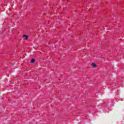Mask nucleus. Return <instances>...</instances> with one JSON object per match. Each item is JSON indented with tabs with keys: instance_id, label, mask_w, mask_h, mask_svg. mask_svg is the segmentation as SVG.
I'll return each instance as SVG.
<instances>
[{
	"instance_id": "obj_1",
	"label": "nucleus",
	"mask_w": 124,
	"mask_h": 124,
	"mask_svg": "<svg viewBox=\"0 0 124 124\" xmlns=\"http://www.w3.org/2000/svg\"><path fill=\"white\" fill-rule=\"evenodd\" d=\"M23 37H24V39H25V40H27V39H28L29 38V36L27 35H23Z\"/></svg>"
},
{
	"instance_id": "obj_2",
	"label": "nucleus",
	"mask_w": 124,
	"mask_h": 124,
	"mask_svg": "<svg viewBox=\"0 0 124 124\" xmlns=\"http://www.w3.org/2000/svg\"><path fill=\"white\" fill-rule=\"evenodd\" d=\"M91 65L92 66H93V67H97V65H96V64H95V63H92V64H91Z\"/></svg>"
},
{
	"instance_id": "obj_3",
	"label": "nucleus",
	"mask_w": 124,
	"mask_h": 124,
	"mask_svg": "<svg viewBox=\"0 0 124 124\" xmlns=\"http://www.w3.org/2000/svg\"><path fill=\"white\" fill-rule=\"evenodd\" d=\"M34 62H35V60L34 59H32L31 60V62L32 63H33Z\"/></svg>"
}]
</instances>
